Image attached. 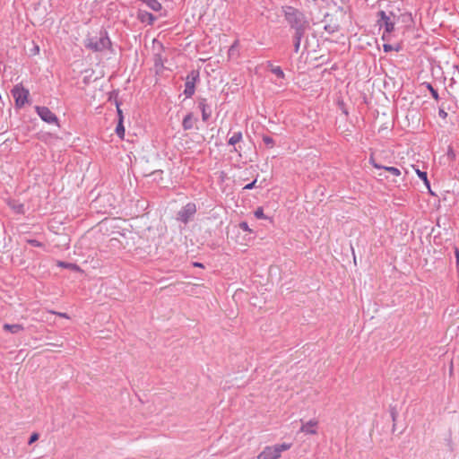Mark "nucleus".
<instances>
[{
	"label": "nucleus",
	"instance_id": "nucleus-1",
	"mask_svg": "<svg viewBox=\"0 0 459 459\" xmlns=\"http://www.w3.org/2000/svg\"><path fill=\"white\" fill-rule=\"evenodd\" d=\"M281 13L284 20L294 31L307 30L309 28V22L301 10L291 5H283Z\"/></svg>",
	"mask_w": 459,
	"mask_h": 459
},
{
	"label": "nucleus",
	"instance_id": "nucleus-2",
	"mask_svg": "<svg viewBox=\"0 0 459 459\" xmlns=\"http://www.w3.org/2000/svg\"><path fill=\"white\" fill-rule=\"evenodd\" d=\"M84 47L92 52H103L105 50L113 51L112 42L106 30H100V32L94 36H88L84 40Z\"/></svg>",
	"mask_w": 459,
	"mask_h": 459
},
{
	"label": "nucleus",
	"instance_id": "nucleus-3",
	"mask_svg": "<svg viewBox=\"0 0 459 459\" xmlns=\"http://www.w3.org/2000/svg\"><path fill=\"white\" fill-rule=\"evenodd\" d=\"M291 446L290 444H277L272 446H266L264 449L258 455L257 459H278L281 456V454L283 451L290 449Z\"/></svg>",
	"mask_w": 459,
	"mask_h": 459
},
{
	"label": "nucleus",
	"instance_id": "nucleus-4",
	"mask_svg": "<svg viewBox=\"0 0 459 459\" xmlns=\"http://www.w3.org/2000/svg\"><path fill=\"white\" fill-rule=\"evenodd\" d=\"M377 24L380 29L384 28V30H386L387 32H393L394 30L396 16L393 12H389V13H387L381 10L377 13Z\"/></svg>",
	"mask_w": 459,
	"mask_h": 459
},
{
	"label": "nucleus",
	"instance_id": "nucleus-5",
	"mask_svg": "<svg viewBox=\"0 0 459 459\" xmlns=\"http://www.w3.org/2000/svg\"><path fill=\"white\" fill-rule=\"evenodd\" d=\"M11 92L15 100L16 108H21L28 102L29 90L25 89L22 84H16Z\"/></svg>",
	"mask_w": 459,
	"mask_h": 459
},
{
	"label": "nucleus",
	"instance_id": "nucleus-6",
	"mask_svg": "<svg viewBox=\"0 0 459 459\" xmlns=\"http://www.w3.org/2000/svg\"><path fill=\"white\" fill-rule=\"evenodd\" d=\"M199 80V72L192 70L186 78L184 94L186 98H191L195 91V83Z\"/></svg>",
	"mask_w": 459,
	"mask_h": 459
},
{
	"label": "nucleus",
	"instance_id": "nucleus-7",
	"mask_svg": "<svg viewBox=\"0 0 459 459\" xmlns=\"http://www.w3.org/2000/svg\"><path fill=\"white\" fill-rule=\"evenodd\" d=\"M196 212V205L194 203H187L177 214V220L186 224Z\"/></svg>",
	"mask_w": 459,
	"mask_h": 459
},
{
	"label": "nucleus",
	"instance_id": "nucleus-8",
	"mask_svg": "<svg viewBox=\"0 0 459 459\" xmlns=\"http://www.w3.org/2000/svg\"><path fill=\"white\" fill-rule=\"evenodd\" d=\"M35 110L44 122L58 126L57 117L48 107L36 106Z\"/></svg>",
	"mask_w": 459,
	"mask_h": 459
},
{
	"label": "nucleus",
	"instance_id": "nucleus-9",
	"mask_svg": "<svg viewBox=\"0 0 459 459\" xmlns=\"http://www.w3.org/2000/svg\"><path fill=\"white\" fill-rule=\"evenodd\" d=\"M198 108L202 112L203 121L207 122L212 114V107L207 103V100L204 98H200L198 100Z\"/></svg>",
	"mask_w": 459,
	"mask_h": 459
},
{
	"label": "nucleus",
	"instance_id": "nucleus-10",
	"mask_svg": "<svg viewBox=\"0 0 459 459\" xmlns=\"http://www.w3.org/2000/svg\"><path fill=\"white\" fill-rule=\"evenodd\" d=\"M318 421L316 420H310L306 423H303L300 431L305 434L316 435L317 433Z\"/></svg>",
	"mask_w": 459,
	"mask_h": 459
},
{
	"label": "nucleus",
	"instance_id": "nucleus-11",
	"mask_svg": "<svg viewBox=\"0 0 459 459\" xmlns=\"http://www.w3.org/2000/svg\"><path fill=\"white\" fill-rule=\"evenodd\" d=\"M7 204L16 214H24L25 213L24 204L22 203L19 202L18 200L8 199Z\"/></svg>",
	"mask_w": 459,
	"mask_h": 459
},
{
	"label": "nucleus",
	"instance_id": "nucleus-12",
	"mask_svg": "<svg viewBox=\"0 0 459 459\" xmlns=\"http://www.w3.org/2000/svg\"><path fill=\"white\" fill-rule=\"evenodd\" d=\"M370 163L372 166L378 169H385V171H388L390 174H392L394 177H399L401 175V171L399 169L395 167H386L377 164L373 159H370Z\"/></svg>",
	"mask_w": 459,
	"mask_h": 459
},
{
	"label": "nucleus",
	"instance_id": "nucleus-13",
	"mask_svg": "<svg viewBox=\"0 0 459 459\" xmlns=\"http://www.w3.org/2000/svg\"><path fill=\"white\" fill-rule=\"evenodd\" d=\"M138 19L142 22H147L148 24L152 25L153 24V22H155L156 20V17L152 14L151 13L149 12H146V11H142V10H139L138 11V15H137Z\"/></svg>",
	"mask_w": 459,
	"mask_h": 459
},
{
	"label": "nucleus",
	"instance_id": "nucleus-14",
	"mask_svg": "<svg viewBox=\"0 0 459 459\" xmlns=\"http://www.w3.org/2000/svg\"><path fill=\"white\" fill-rule=\"evenodd\" d=\"M307 30H296L293 35L294 52L299 53L300 43Z\"/></svg>",
	"mask_w": 459,
	"mask_h": 459
},
{
	"label": "nucleus",
	"instance_id": "nucleus-15",
	"mask_svg": "<svg viewBox=\"0 0 459 459\" xmlns=\"http://www.w3.org/2000/svg\"><path fill=\"white\" fill-rule=\"evenodd\" d=\"M196 119L194 117L193 113H188L185 116L182 121V127L184 130H191L194 127Z\"/></svg>",
	"mask_w": 459,
	"mask_h": 459
},
{
	"label": "nucleus",
	"instance_id": "nucleus-16",
	"mask_svg": "<svg viewBox=\"0 0 459 459\" xmlns=\"http://www.w3.org/2000/svg\"><path fill=\"white\" fill-rule=\"evenodd\" d=\"M3 329L6 332H9L13 334L19 333L20 332L24 330V327L21 324H4L3 325Z\"/></svg>",
	"mask_w": 459,
	"mask_h": 459
},
{
	"label": "nucleus",
	"instance_id": "nucleus-17",
	"mask_svg": "<svg viewBox=\"0 0 459 459\" xmlns=\"http://www.w3.org/2000/svg\"><path fill=\"white\" fill-rule=\"evenodd\" d=\"M243 139V134L241 131L234 132L233 134L229 138L228 143L230 145L235 146L237 143H240ZM235 152H238L237 147H234Z\"/></svg>",
	"mask_w": 459,
	"mask_h": 459
},
{
	"label": "nucleus",
	"instance_id": "nucleus-18",
	"mask_svg": "<svg viewBox=\"0 0 459 459\" xmlns=\"http://www.w3.org/2000/svg\"><path fill=\"white\" fill-rule=\"evenodd\" d=\"M267 67L270 68L271 72L279 79H283L285 77L283 70L281 66L273 65L272 62H267Z\"/></svg>",
	"mask_w": 459,
	"mask_h": 459
},
{
	"label": "nucleus",
	"instance_id": "nucleus-19",
	"mask_svg": "<svg viewBox=\"0 0 459 459\" xmlns=\"http://www.w3.org/2000/svg\"><path fill=\"white\" fill-rule=\"evenodd\" d=\"M143 3L154 12H159L162 8L161 4L158 0H143Z\"/></svg>",
	"mask_w": 459,
	"mask_h": 459
},
{
	"label": "nucleus",
	"instance_id": "nucleus-20",
	"mask_svg": "<svg viewBox=\"0 0 459 459\" xmlns=\"http://www.w3.org/2000/svg\"><path fill=\"white\" fill-rule=\"evenodd\" d=\"M153 62H154V66L156 67V69H160L163 67L164 60H163L161 53L154 54Z\"/></svg>",
	"mask_w": 459,
	"mask_h": 459
},
{
	"label": "nucleus",
	"instance_id": "nucleus-21",
	"mask_svg": "<svg viewBox=\"0 0 459 459\" xmlns=\"http://www.w3.org/2000/svg\"><path fill=\"white\" fill-rule=\"evenodd\" d=\"M116 133L117 134V136H119L121 139L124 138L125 136V127L123 126V121H121V119L118 120V124L116 127Z\"/></svg>",
	"mask_w": 459,
	"mask_h": 459
},
{
	"label": "nucleus",
	"instance_id": "nucleus-22",
	"mask_svg": "<svg viewBox=\"0 0 459 459\" xmlns=\"http://www.w3.org/2000/svg\"><path fill=\"white\" fill-rule=\"evenodd\" d=\"M325 30L330 34H333L336 31L339 30V25L334 23V24H326L325 25Z\"/></svg>",
	"mask_w": 459,
	"mask_h": 459
},
{
	"label": "nucleus",
	"instance_id": "nucleus-23",
	"mask_svg": "<svg viewBox=\"0 0 459 459\" xmlns=\"http://www.w3.org/2000/svg\"><path fill=\"white\" fill-rule=\"evenodd\" d=\"M417 172V175L419 176V178L423 180V182L425 183V185L427 186L428 188H429V182L428 180V175H427V172L425 171H420V169H417L416 170Z\"/></svg>",
	"mask_w": 459,
	"mask_h": 459
},
{
	"label": "nucleus",
	"instance_id": "nucleus-24",
	"mask_svg": "<svg viewBox=\"0 0 459 459\" xmlns=\"http://www.w3.org/2000/svg\"><path fill=\"white\" fill-rule=\"evenodd\" d=\"M58 266L73 270H79V267L76 264L65 262H58Z\"/></svg>",
	"mask_w": 459,
	"mask_h": 459
},
{
	"label": "nucleus",
	"instance_id": "nucleus-25",
	"mask_svg": "<svg viewBox=\"0 0 459 459\" xmlns=\"http://www.w3.org/2000/svg\"><path fill=\"white\" fill-rule=\"evenodd\" d=\"M263 142L265 145H267L269 147H273V145H274V140L271 136H268V135L263 136Z\"/></svg>",
	"mask_w": 459,
	"mask_h": 459
},
{
	"label": "nucleus",
	"instance_id": "nucleus-26",
	"mask_svg": "<svg viewBox=\"0 0 459 459\" xmlns=\"http://www.w3.org/2000/svg\"><path fill=\"white\" fill-rule=\"evenodd\" d=\"M427 88L429 90L430 93H431V96L435 99V100H438V92L436 89L433 88V86L430 84V83H428L427 84Z\"/></svg>",
	"mask_w": 459,
	"mask_h": 459
},
{
	"label": "nucleus",
	"instance_id": "nucleus-27",
	"mask_svg": "<svg viewBox=\"0 0 459 459\" xmlns=\"http://www.w3.org/2000/svg\"><path fill=\"white\" fill-rule=\"evenodd\" d=\"M255 216L256 219H265L263 208L259 207L255 211Z\"/></svg>",
	"mask_w": 459,
	"mask_h": 459
},
{
	"label": "nucleus",
	"instance_id": "nucleus-28",
	"mask_svg": "<svg viewBox=\"0 0 459 459\" xmlns=\"http://www.w3.org/2000/svg\"><path fill=\"white\" fill-rule=\"evenodd\" d=\"M27 243L32 247H41L43 244L37 239H27Z\"/></svg>",
	"mask_w": 459,
	"mask_h": 459
},
{
	"label": "nucleus",
	"instance_id": "nucleus-29",
	"mask_svg": "<svg viewBox=\"0 0 459 459\" xmlns=\"http://www.w3.org/2000/svg\"><path fill=\"white\" fill-rule=\"evenodd\" d=\"M238 226L243 231L251 232V230L247 221H241Z\"/></svg>",
	"mask_w": 459,
	"mask_h": 459
},
{
	"label": "nucleus",
	"instance_id": "nucleus-30",
	"mask_svg": "<svg viewBox=\"0 0 459 459\" xmlns=\"http://www.w3.org/2000/svg\"><path fill=\"white\" fill-rule=\"evenodd\" d=\"M39 437V435L38 433H32L31 436L30 437V439L28 441V444L29 445H31L33 444L34 442H36Z\"/></svg>",
	"mask_w": 459,
	"mask_h": 459
},
{
	"label": "nucleus",
	"instance_id": "nucleus-31",
	"mask_svg": "<svg viewBox=\"0 0 459 459\" xmlns=\"http://www.w3.org/2000/svg\"><path fill=\"white\" fill-rule=\"evenodd\" d=\"M446 154H447L448 159H450L452 160L455 159V152H454V150L451 146L448 147Z\"/></svg>",
	"mask_w": 459,
	"mask_h": 459
},
{
	"label": "nucleus",
	"instance_id": "nucleus-32",
	"mask_svg": "<svg viewBox=\"0 0 459 459\" xmlns=\"http://www.w3.org/2000/svg\"><path fill=\"white\" fill-rule=\"evenodd\" d=\"M391 33L392 32H387L386 30H384L383 34H382V39L386 42L390 41L391 40Z\"/></svg>",
	"mask_w": 459,
	"mask_h": 459
},
{
	"label": "nucleus",
	"instance_id": "nucleus-33",
	"mask_svg": "<svg viewBox=\"0 0 459 459\" xmlns=\"http://www.w3.org/2000/svg\"><path fill=\"white\" fill-rule=\"evenodd\" d=\"M255 183H256V179H255L254 181H252L251 183L246 185L243 189L245 190H249V189H253L255 186Z\"/></svg>",
	"mask_w": 459,
	"mask_h": 459
},
{
	"label": "nucleus",
	"instance_id": "nucleus-34",
	"mask_svg": "<svg viewBox=\"0 0 459 459\" xmlns=\"http://www.w3.org/2000/svg\"><path fill=\"white\" fill-rule=\"evenodd\" d=\"M383 49L385 52H390V51H393V45L391 44H388V43H385L383 45Z\"/></svg>",
	"mask_w": 459,
	"mask_h": 459
},
{
	"label": "nucleus",
	"instance_id": "nucleus-35",
	"mask_svg": "<svg viewBox=\"0 0 459 459\" xmlns=\"http://www.w3.org/2000/svg\"><path fill=\"white\" fill-rule=\"evenodd\" d=\"M391 417H392V420L394 422H395L396 417H397V412H396L395 409L391 410Z\"/></svg>",
	"mask_w": 459,
	"mask_h": 459
},
{
	"label": "nucleus",
	"instance_id": "nucleus-36",
	"mask_svg": "<svg viewBox=\"0 0 459 459\" xmlns=\"http://www.w3.org/2000/svg\"><path fill=\"white\" fill-rule=\"evenodd\" d=\"M117 109L118 120L121 119V121H123V113H122V110L119 108V106L117 103Z\"/></svg>",
	"mask_w": 459,
	"mask_h": 459
},
{
	"label": "nucleus",
	"instance_id": "nucleus-37",
	"mask_svg": "<svg viewBox=\"0 0 459 459\" xmlns=\"http://www.w3.org/2000/svg\"><path fill=\"white\" fill-rule=\"evenodd\" d=\"M438 115L439 117H441L442 118H446L447 117V113L444 110V109H439L438 111Z\"/></svg>",
	"mask_w": 459,
	"mask_h": 459
},
{
	"label": "nucleus",
	"instance_id": "nucleus-38",
	"mask_svg": "<svg viewBox=\"0 0 459 459\" xmlns=\"http://www.w3.org/2000/svg\"><path fill=\"white\" fill-rule=\"evenodd\" d=\"M53 313L57 315L60 317L69 318V316H68V315L66 313H62V312H53Z\"/></svg>",
	"mask_w": 459,
	"mask_h": 459
},
{
	"label": "nucleus",
	"instance_id": "nucleus-39",
	"mask_svg": "<svg viewBox=\"0 0 459 459\" xmlns=\"http://www.w3.org/2000/svg\"><path fill=\"white\" fill-rule=\"evenodd\" d=\"M402 49V46L400 44L393 45V50L399 52Z\"/></svg>",
	"mask_w": 459,
	"mask_h": 459
},
{
	"label": "nucleus",
	"instance_id": "nucleus-40",
	"mask_svg": "<svg viewBox=\"0 0 459 459\" xmlns=\"http://www.w3.org/2000/svg\"><path fill=\"white\" fill-rule=\"evenodd\" d=\"M455 256H456V263L458 264H459V250L457 248L455 249Z\"/></svg>",
	"mask_w": 459,
	"mask_h": 459
},
{
	"label": "nucleus",
	"instance_id": "nucleus-41",
	"mask_svg": "<svg viewBox=\"0 0 459 459\" xmlns=\"http://www.w3.org/2000/svg\"><path fill=\"white\" fill-rule=\"evenodd\" d=\"M39 47H38V46H36V47H35V48H34V51H36V53H38V52H39Z\"/></svg>",
	"mask_w": 459,
	"mask_h": 459
},
{
	"label": "nucleus",
	"instance_id": "nucleus-42",
	"mask_svg": "<svg viewBox=\"0 0 459 459\" xmlns=\"http://www.w3.org/2000/svg\"><path fill=\"white\" fill-rule=\"evenodd\" d=\"M195 266H199V267H202V266H203V265H202V264H199V263H195Z\"/></svg>",
	"mask_w": 459,
	"mask_h": 459
}]
</instances>
